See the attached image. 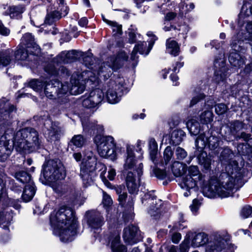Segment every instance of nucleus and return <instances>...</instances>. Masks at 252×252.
<instances>
[{
  "mask_svg": "<svg viewBox=\"0 0 252 252\" xmlns=\"http://www.w3.org/2000/svg\"><path fill=\"white\" fill-rule=\"evenodd\" d=\"M171 168L176 177H180L185 173L179 185L187 190L184 193L186 197L190 194V189L198 187L203 188V193L209 198H214L217 195L221 197H228L233 193L236 182H238L242 178L240 169L236 161L227 165L226 172L221 174L219 180H212L210 185L205 187H204L205 176L197 166H188L186 163L174 160L171 164Z\"/></svg>",
  "mask_w": 252,
  "mask_h": 252,
  "instance_id": "f257e3e1",
  "label": "nucleus"
},
{
  "mask_svg": "<svg viewBox=\"0 0 252 252\" xmlns=\"http://www.w3.org/2000/svg\"><path fill=\"white\" fill-rule=\"evenodd\" d=\"M127 59L126 54L121 51L116 57L109 58L107 63L102 64L97 70L94 69V72L90 71L74 72L71 76L69 86L67 83L63 84L58 80H52L45 86V94L49 99H54L57 96L60 97V94H66L68 92L72 95L81 94L85 89L87 80V82L90 81L95 85L98 84L100 78L107 79L112 74L111 70L120 68L125 62L128 61Z\"/></svg>",
  "mask_w": 252,
  "mask_h": 252,
  "instance_id": "f03ea898",
  "label": "nucleus"
},
{
  "mask_svg": "<svg viewBox=\"0 0 252 252\" xmlns=\"http://www.w3.org/2000/svg\"><path fill=\"white\" fill-rule=\"evenodd\" d=\"M50 223L54 232L62 241H71L76 234L77 220L74 211L70 208L63 206L51 215Z\"/></svg>",
  "mask_w": 252,
  "mask_h": 252,
  "instance_id": "7ed1b4c3",
  "label": "nucleus"
},
{
  "mask_svg": "<svg viewBox=\"0 0 252 252\" xmlns=\"http://www.w3.org/2000/svg\"><path fill=\"white\" fill-rule=\"evenodd\" d=\"M42 146L38 132L34 128L27 127L18 131L14 136L13 147L21 153H29Z\"/></svg>",
  "mask_w": 252,
  "mask_h": 252,
  "instance_id": "20e7f679",
  "label": "nucleus"
},
{
  "mask_svg": "<svg viewBox=\"0 0 252 252\" xmlns=\"http://www.w3.org/2000/svg\"><path fill=\"white\" fill-rule=\"evenodd\" d=\"M94 141L97 146V152L101 157L110 158L112 160L116 158V144L113 137L97 135L94 137Z\"/></svg>",
  "mask_w": 252,
  "mask_h": 252,
  "instance_id": "39448f33",
  "label": "nucleus"
},
{
  "mask_svg": "<svg viewBox=\"0 0 252 252\" xmlns=\"http://www.w3.org/2000/svg\"><path fill=\"white\" fill-rule=\"evenodd\" d=\"M42 173L45 178L51 182L63 179L65 177L63 166L54 160H49L43 164Z\"/></svg>",
  "mask_w": 252,
  "mask_h": 252,
  "instance_id": "423d86ee",
  "label": "nucleus"
},
{
  "mask_svg": "<svg viewBox=\"0 0 252 252\" xmlns=\"http://www.w3.org/2000/svg\"><path fill=\"white\" fill-rule=\"evenodd\" d=\"M123 79L117 78L116 80L111 79L107 84L106 97L108 101L111 104L119 102L123 94Z\"/></svg>",
  "mask_w": 252,
  "mask_h": 252,
  "instance_id": "0eeeda50",
  "label": "nucleus"
},
{
  "mask_svg": "<svg viewBox=\"0 0 252 252\" xmlns=\"http://www.w3.org/2000/svg\"><path fill=\"white\" fill-rule=\"evenodd\" d=\"M147 203L150 205L148 213L154 219L157 220L160 217L161 215V209L162 206V202L160 199H157L156 196L154 194V191H151L145 193L142 198V203Z\"/></svg>",
  "mask_w": 252,
  "mask_h": 252,
  "instance_id": "6e6552de",
  "label": "nucleus"
},
{
  "mask_svg": "<svg viewBox=\"0 0 252 252\" xmlns=\"http://www.w3.org/2000/svg\"><path fill=\"white\" fill-rule=\"evenodd\" d=\"M219 144L220 138L209 132L200 134L195 140V146L200 152H202L206 146L211 150H215L219 147Z\"/></svg>",
  "mask_w": 252,
  "mask_h": 252,
  "instance_id": "1a4fd4ad",
  "label": "nucleus"
},
{
  "mask_svg": "<svg viewBox=\"0 0 252 252\" xmlns=\"http://www.w3.org/2000/svg\"><path fill=\"white\" fill-rule=\"evenodd\" d=\"M0 129L1 133L3 134L0 138V161H4L8 158L12 152V146L9 145V140L7 139L6 137L7 132L12 130L9 128L6 129L4 124Z\"/></svg>",
  "mask_w": 252,
  "mask_h": 252,
  "instance_id": "9d476101",
  "label": "nucleus"
},
{
  "mask_svg": "<svg viewBox=\"0 0 252 252\" xmlns=\"http://www.w3.org/2000/svg\"><path fill=\"white\" fill-rule=\"evenodd\" d=\"M87 224L94 231L101 229L105 222L102 214L99 211L92 210L86 212Z\"/></svg>",
  "mask_w": 252,
  "mask_h": 252,
  "instance_id": "9b49d317",
  "label": "nucleus"
},
{
  "mask_svg": "<svg viewBox=\"0 0 252 252\" xmlns=\"http://www.w3.org/2000/svg\"><path fill=\"white\" fill-rule=\"evenodd\" d=\"M104 94L101 90L96 89L86 95L82 101V105L88 108H95L102 101Z\"/></svg>",
  "mask_w": 252,
  "mask_h": 252,
  "instance_id": "f8f14e48",
  "label": "nucleus"
},
{
  "mask_svg": "<svg viewBox=\"0 0 252 252\" xmlns=\"http://www.w3.org/2000/svg\"><path fill=\"white\" fill-rule=\"evenodd\" d=\"M15 109L13 105L10 103L5 98H2L0 99V115L3 120H6V122H3L0 126V128L3 126H5V129L10 126L11 123L8 121L11 118V113Z\"/></svg>",
  "mask_w": 252,
  "mask_h": 252,
  "instance_id": "ddd939ff",
  "label": "nucleus"
},
{
  "mask_svg": "<svg viewBox=\"0 0 252 252\" xmlns=\"http://www.w3.org/2000/svg\"><path fill=\"white\" fill-rule=\"evenodd\" d=\"M0 204V226L5 230H9V226L13 221L14 213L11 208L7 206Z\"/></svg>",
  "mask_w": 252,
  "mask_h": 252,
  "instance_id": "4468645a",
  "label": "nucleus"
},
{
  "mask_svg": "<svg viewBox=\"0 0 252 252\" xmlns=\"http://www.w3.org/2000/svg\"><path fill=\"white\" fill-rule=\"evenodd\" d=\"M226 241L223 238L215 239L209 242L206 246V252H234L233 247L228 246Z\"/></svg>",
  "mask_w": 252,
  "mask_h": 252,
  "instance_id": "2eb2a0df",
  "label": "nucleus"
},
{
  "mask_svg": "<svg viewBox=\"0 0 252 252\" xmlns=\"http://www.w3.org/2000/svg\"><path fill=\"white\" fill-rule=\"evenodd\" d=\"M59 6L57 10L48 13L46 15L45 23L46 24L51 25L54 21L60 19L62 16L66 15L68 13L67 7L64 5V0H56Z\"/></svg>",
  "mask_w": 252,
  "mask_h": 252,
  "instance_id": "dca6fc26",
  "label": "nucleus"
},
{
  "mask_svg": "<svg viewBox=\"0 0 252 252\" xmlns=\"http://www.w3.org/2000/svg\"><path fill=\"white\" fill-rule=\"evenodd\" d=\"M115 190L118 195V201L120 204L124 207L131 210L134 205V197L131 195L127 196L125 187L123 185L116 187Z\"/></svg>",
  "mask_w": 252,
  "mask_h": 252,
  "instance_id": "f3484780",
  "label": "nucleus"
},
{
  "mask_svg": "<svg viewBox=\"0 0 252 252\" xmlns=\"http://www.w3.org/2000/svg\"><path fill=\"white\" fill-rule=\"evenodd\" d=\"M217 64L220 66L219 70H216L215 72V75L214 77V81L218 83L223 82L226 77V68L224 65V62L223 60V54H220V59H215L214 62V65L216 67H217Z\"/></svg>",
  "mask_w": 252,
  "mask_h": 252,
  "instance_id": "a211bd4d",
  "label": "nucleus"
},
{
  "mask_svg": "<svg viewBox=\"0 0 252 252\" xmlns=\"http://www.w3.org/2000/svg\"><path fill=\"white\" fill-rule=\"evenodd\" d=\"M86 165H80V176L82 180L83 184L85 188L91 186L94 181L95 176V167H87Z\"/></svg>",
  "mask_w": 252,
  "mask_h": 252,
  "instance_id": "6ab92c4d",
  "label": "nucleus"
},
{
  "mask_svg": "<svg viewBox=\"0 0 252 252\" xmlns=\"http://www.w3.org/2000/svg\"><path fill=\"white\" fill-rule=\"evenodd\" d=\"M44 126V134L48 140L55 141L59 138L60 129L57 126L48 120L46 121Z\"/></svg>",
  "mask_w": 252,
  "mask_h": 252,
  "instance_id": "aec40b11",
  "label": "nucleus"
},
{
  "mask_svg": "<svg viewBox=\"0 0 252 252\" xmlns=\"http://www.w3.org/2000/svg\"><path fill=\"white\" fill-rule=\"evenodd\" d=\"M138 228L136 226L130 225L125 228L123 233V238L125 242L133 244L138 240Z\"/></svg>",
  "mask_w": 252,
  "mask_h": 252,
  "instance_id": "412c9836",
  "label": "nucleus"
},
{
  "mask_svg": "<svg viewBox=\"0 0 252 252\" xmlns=\"http://www.w3.org/2000/svg\"><path fill=\"white\" fill-rule=\"evenodd\" d=\"M140 179H136L132 172H128L126 174V183L127 189L130 193H137L139 187Z\"/></svg>",
  "mask_w": 252,
  "mask_h": 252,
  "instance_id": "4be33fe9",
  "label": "nucleus"
},
{
  "mask_svg": "<svg viewBox=\"0 0 252 252\" xmlns=\"http://www.w3.org/2000/svg\"><path fill=\"white\" fill-rule=\"evenodd\" d=\"M126 154L127 156L124 165L123 172L124 174H127L128 172H131L129 170L133 169L136 163L133 151L130 146H127Z\"/></svg>",
  "mask_w": 252,
  "mask_h": 252,
  "instance_id": "5701e85b",
  "label": "nucleus"
},
{
  "mask_svg": "<svg viewBox=\"0 0 252 252\" xmlns=\"http://www.w3.org/2000/svg\"><path fill=\"white\" fill-rule=\"evenodd\" d=\"M45 71L51 75L63 77L69 75V72L65 67L61 66L57 69L53 63L48 64L45 67Z\"/></svg>",
  "mask_w": 252,
  "mask_h": 252,
  "instance_id": "b1692460",
  "label": "nucleus"
},
{
  "mask_svg": "<svg viewBox=\"0 0 252 252\" xmlns=\"http://www.w3.org/2000/svg\"><path fill=\"white\" fill-rule=\"evenodd\" d=\"M112 252H126L127 248L120 242V236L118 233L111 236L110 239Z\"/></svg>",
  "mask_w": 252,
  "mask_h": 252,
  "instance_id": "393cba45",
  "label": "nucleus"
},
{
  "mask_svg": "<svg viewBox=\"0 0 252 252\" xmlns=\"http://www.w3.org/2000/svg\"><path fill=\"white\" fill-rule=\"evenodd\" d=\"M13 51L8 49L0 51V69L9 65L13 59Z\"/></svg>",
  "mask_w": 252,
  "mask_h": 252,
  "instance_id": "a878e982",
  "label": "nucleus"
},
{
  "mask_svg": "<svg viewBox=\"0 0 252 252\" xmlns=\"http://www.w3.org/2000/svg\"><path fill=\"white\" fill-rule=\"evenodd\" d=\"M142 46L145 48L146 47V42H138L135 45L131 54L130 58L129 61L131 62V64L133 66L136 65L138 63V56L137 55V52H138L140 54L144 55V51L143 49H139V47Z\"/></svg>",
  "mask_w": 252,
  "mask_h": 252,
  "instance_id": "bb28decb",
  "label": "nucleus"
},
{
  "mask_svg": "<svg viewBox=\"0 0 252 252\" xmlns=\"http://www.w3.org/2000/svg\"><path fill=\"white\" fill-rule=\"evenodd\" d=\"M234 52L230 53L228 60L230 63L233 66L240 67L245 63V60L234 49Z\"/></svg>",
  "mask_w": 252,
  "mask_h": 252,
  "instance_id": "cd10ccee",
  "label": "nucleus"
},
{
  "mask_svg": "<svg viewBox=\"0 0 252 252\" xmlns=\"http://www.w3.org/2000/svg\"><path fill=\"white\" fill-rule=\"evenodd\" d=\"M35 193L34 184L33 182H30L26 185L24 190L22 198L25 202H29L32 200Z\"/></svg>",
  "mask_w": 252,
  "mask_h": 252,
  "instance_id": "c85d7f7f",
  "label": "nucleus"
},
{
  "mask_svg": "<svg viewBox=\"0 0 252 252\" xmlns=\"http://www.w3.org/2000/svg\"><path fill=\"white\" fill-rule=\"evenodd\" d=\"M166 52L174 56H177L180 52V47L178 43L170 38L166 42Z\"/></svg>",
  "mask_w": 252,
  "mask_h": 252,
  "instance_id": "c756f323",
  "label": "nucleus"
},
{
  "mask_svg": "<svg viewBox=\"0 0 252 252\" xmlns=\"http://www.w3.org/2000/svg\"><path fill=\"white\" fill-rule=\"evenodd\" d=\"M185 136V132L181 129L173 130L171 133L170 144L173 145L180 144Z\"/></svg>",
  "mask_w": 252,
  "mask_h": 252,
  "instance_id": "7c9ffc66",
  "label": "nucleus"
},
{
  "mask_svg": "<svg viewBox=\"0 0 252 252\" xmlns=\"http://www.w3.org/2000/svg\"><path fill=\"white\" fill-rule=\"evenodd\" d=\"M174 149L168 146L165 148L163 154V159L160 162L162 165H167L170 162L174 161Z\"/></svg>",
  "mask_w": 252,
  "mask_h": 252,
  "instance_id": "2f4dec72",
  "label": "nucleus"
},
{
  "mask_svg": "<svg viewBox=\"0 0 252 252\" xmlns=\"http://www.w3.org/2000/svg\"><path fill=\"white\" fill-rule=\"evenodd\" d=\"M207 235L204 233H199L193 238L191 245L193 247H198L205 244L208 241Z\"/></svg>",
  "mask_w": 252,
  "mask_h": 252,
  "instance_id": "473e14b6",
  "label": "nucleus"
},
{
  "mask_svg": "<svg viewBox=\"0 0 252 252\" xmlns=\"http://www.w3.org/2000/svg\"><path fill=\"white\" fill-rule=\"evenodd\" d=\"M187 126L191 135H196L200 130L199 123L195 119H191L187 123Z\"/></svg>",
  "mask_w": 252,
  "mask_h": 252,
  "instance_id": "72a5a7b5",
  "label": "nucleus"
},
{
  "mask_svg": "<svg viewBox=\"0 0 252 252\" xmlns=\"http://www.w3.org/2000/svg\"><path fill=\"white\" fill-rule=\"evenodd\" d=\"M96 164V158L91 152H88L85 155V160L83 161L81 165H86L87 167H91L92 168L95 167Z\"/></svg>",
  "mask_w": 252,
  "mask_h": 252,
  "instance_id": "f704fd0d",
  "label": "nucleus"
},
{
  "mask_svg": "<svg viewBox=\"0 0 252 252\" xmlns=\"http://www.w3.org/2000/svg\"><path fill=\"white\" fill-rule=\"evenodd\" d=\"M8 201L5 183L2 179H0V204L3 205L8 203Z\"/></svg>",
  "mask_w": 252,
  "mask_h": 252,
  "instance_id": "c9c22d12",
  "label": "nucleus"
},
{
  "mask_svg": "<svg viewBox=\"0 0 252 252\" xmlns=\"http://www.w3.org/2000/svg\"><path fill=\"white\" fill-rule=\"evenodd\" d=\"M21 42L25 45L27 48L33 47L36 48L37 44L34 41V38L30 33H26L23 35L21 38Z\"/></svg>",
  "mask_w": 252,
  "mask_h": 252,
  "instance_id": "e433bc0d",
  "label": "nucleus"
},
{
  "mask_svg": "<svg viewBox=\"0 0 252 252\" xmlns=\"http://www.w3.org/2000/svg\"><path fill=\"white\" fill-rule=\"evenodd\" d=\"M86 142V139L81 134L75 135L69 142L70 146H75L76 148H81Z\"/></svg>",
  "mask_w": 252,
  "mask_h": 252,
  "instance_id": "4c0bfd02",
  "label": "nucleus"
},
{
  "mask_svg": "<svg viewBox=\"0 0 252 252\" xmlns=\"http://www.w3.org/2000/svg\"><path fill=\"white\" fill-rule=\"evenodd\" d=\"M15 178L20 182L24 184H29L30 182H33L31 181V177L30 174L25 171H19L16 172L15 174Z\"/></svg>",
  "mask_w": 252,
  "mask_h": 252,
  "instance_id": "58836bf2",
  "label": "nucleus"
},
{
  "mask_svg": "<svg viewBox=\"0 0 252 252\" xmlns=\"http://www.w3.org/2000/svg\"><path fill=\"white\" fill-rule=\"evenodd\" d=\"M103 20L109 25L113 31V34L115 35H121L122 33V26L115 21H110L103 19Z\"/></svg>",
  "mask_w": 252,
  "mask_h": 252,
  "instance_id": "ea45409f",
  "label": "nucleus"
},
{
  "mask_svg": "<svg viewBox=\"0 0 252 252\" xmlns=\"http://www.w3.org/2000/svg\"><path fill=\"white\" fill-rule=\"evenodd\" d=\"M24 11L25 8L22 5L12 6L10 8V15L12 18H21V14Z\"/></svg>",
  "mask_w": 252,
  "mask_h": 252,
  "instance_id": "a19ab883",
  "label": "nucleus"
},
{
  "mask_svg": "<svg viewBox=\"0 0 252 252\" xmlns=\"http://www.w3.org/2000/svg\"><path fill=\"white\" fill-rule=\"evenodd\" d=\"M163 30L165 32H169L173 30L174 31L181 32L182 33L184 34L189 31V28L186 25L178 26L177 27L173 25L170 24L169 26L165 25L163 28Z\"/></svg>",
  "mask_w": 252,
  "mask_h": 252,
  "instance_id": "79ce46f5",
  "label": "nucleus"
},
{
  "mask_svg": "<svg viewBox=\"0 0 252 252\" xmlns=\"http://www.w3.org/2000/svg\"><path fill=\"white\" fill-rule=\"evenodd\" d=\"M15 58L18 60H26L28 57L27 51L23 45H20L15 53Z\"/></svg>",
  "mask_w": 252,
  "mask_h": 252,
  "instance_id": "37998d69",
  "label": "nucleus"
},
{
  "mask_svg": "<svg viewBox=\"0 0 252 252\" xmlns=\"http://www.w3.org/2000/svg\"><path fill=\"white\" fill-rule=\"evenodd\" d=\"M174 149L177 160H183L187 157L188 153L184 148L178 146Z\"/></svg>",
  "mask_w": 252,
  "mask_h": 252,
  "instance_id": "c03bdc74",
  "label": "nucleus"
},
{
  "mask_svg": "<svg viewBox=\"0 0 252 252\" xmlns=\"http://www.w3.org/2000/svg\"><path fill=\"white\" fill-rule=\"evenodd\" d=\"M200 121L203 124H208L213 121V114L211 111H205L200 116Z\"/></svg>",
  "mask_w": 252,
  "mask_h": 252,
  "instance_id": "a18cd8bd",
  "label": "nucleus"
},
{
  "mask_svg": "<svg viewBox=\"0 0 252 252\" xmlns=\"http://www.w3.org/2000/svg\"><path fill=\"white\" fill-rule=\"evenodd\" d=\"M244 124L240 121H236L231 123L230 131L233 134H235L237 132L242 129L244 127Z\"/></svg>",
  "mask_w": 252,
  "mask_h": 252,
  "instance_id": "49530a36",
  "label": "nucleus"
},
{
  "mask_svg": "<svg viewBox=\"0 0 252 252\" xmlns=\"http://www.w3.org/2000/svg\"><path fill=\"white\" fill-rule=\"evenodd\" d=\"M44 85L42 81L37 79H33L29 82L30 87L36 92L41 90Z\"/></svg>",
  "mask_w": 252,
  "mask_h": 252,
  "instance_id": "de8ad7c7",
  "label": "nucleus"
},
{
  "mask_svg": "<svg viewBox=\"0 0 252 252\" xmlns=\"http://www.w3.org/2000/svg\"><path fill=\"white\" fill-rule=\"evenodd\" d=\"M199 163L204 165L206 169L208 168L211 164L210 159L207 158L206 153L202 152L198 157Z\"/></svg>",
  "mask_w": 252,
  "mask_h": 252,
  "instance_id": "09e8293b",
  "label": "nucleus"
},
{
  "mask_svg": "<svg viewBox=\"0 0 252 252\" xmlns=\"http://www.w3.org/2000/svg\"><path fill=\"white\" fill-rule=\"evenodd\" d=\"M66 54L67 57H66L65 60L67 61V63L73 61L81 55V52L75 50L66 51Z\"/></svg>",
  "mask_w": 252,
  "mask_h": 252,
  "instance_id": "8fccbe9b",
  "label": "nucleus"
},
{
  "mask_svg": "<svg viewBox=\"0 0 252 252\" xmlns=\"http://www.w3.org/2000/svg\"><path fill=\"white\" fill-rule=\"evenodd\" d=\"M241 216L244 219L252 216V207L250 206L244 207L241 212Z\"/></svg>",
  "mask_w": 252,
  "mask_h": 252,
  "instance_id": "3c124183",
  "label": "nucleus"
},
{
  "mask_svg": "<svg viewBox=\"0 0 252 252\" xmlns=\"http://www.w3.org/2000/svg\"><path fill=\"white\" fill-rule=\"evenodd\" d=\"M102 203L105 208L110 207L113 203L111 197L106 192H103V199Z\"/></svg>",
  "mask_w": 252,
  "mask_h": 252,
  "instance_id": "603ef678",
  "label": "nucleus"
},
{
  "mask_svg": "<svg viewBox=\"0 0 252 252\" xmlns=\"http://www.w3.org/2000/svg\"><path fill=\"white\" fill-rule=\"evenodd\" d=\"M227 109V106L223 103H220L215 105V112L218 115L224 114Z\"/></svg>",
  "mask_w": 252,
  "mask_h": 252,
  "instance_id": "864d4df0",
  "label": "nucleus"
},
{
  "mask_svg": "<svg viewBox=\"0 0 252 252\" xmlns=\"http://www.w3.org/2000/svg\"><path fill=\"white\" fill-rule=\"evenodd\" d=\"M82 126H83L84 129H89V128H90L92 130H96L97 132H98V133H100V132H102V131L103 130V126L101 125H97L94 124V125H92L90 126H89V127H88V126L85 124V123L83 122Z\"/></svg>",
  "mask_w": 252,
  "mask_h": 252,
  "instance_id": "5fc2aeb1",
  "label": "nucleus"
},
{
  "mask_svg": "<svg viewBox=\"0 0 252 252\" xmlns=\"http://www.w3.org/2000/svg\"><path fill=\"white\" fill-rule=\"evenodd\" d=\"M204 97L205 95L202 93H200L194 96L190 101L189 106H193L194 105L196 104L198 101L204 99Z\"/></svg>",
  "mask_w": 252,
  "mask_h": 252,
  "instance_id": "6e6d98bb",
  "label": "nucleus"
},
{
  "mask_svg": "<svg viewBox=\"0 0 252 252\" xmlns=\"http://www.w3.org/2000/svg\"><path fill=\"white\" fill-rule=\"evenodd\" d=\"M53 188L55 191L59 195H62L65 192V186L60 184L59 183L57 185H54Z\"/></svg>",
  "mask_w": 252,
  "mask_h": 252,
  "instance_id": "4d7b16f0",
  "label": "nucleus"
},
{
  "mask_svg": "<svg viewBox=\"0 0 252 252\" xmlns=\"http://www.w3.org/2000/svg\"><path fill=\"white\" fill-rule=\"evenodd\" d=\"M66 51H64L62 52L60 54H59L56 58V60L57 62L59 63H67V61H66V57H67L66 55Z\"/></svg>",
  "mask_w": 252,
  "mask_h": 252,
  "instance_id": "13d9d810",
  "label": "nucleus"
},
{
  "mask_svg": "<svg viewBox=\"0 0 252 252\" xmlns=\"http://www.w3.org/2000/svg\"><path fill=\"white\" fill-rule=\"evenodd\" d=\"M149 151H158V144L154 138H150L149 140Z\"/></svg>",
  "mask_w": 252,
  "mask_h": 252,
  "instance_id": "bf43d9fd",
  "label": "nucleus"
},
{
  "mask_svg": "<svg viewBox=\"0 0 252 252\" xmlns=\"http://www.w3.org/2000/svg\"><path fill=\"white\" fill-rule=\"evenodd\" d=\"M189 241L188 239H185L180 245L181 252H187L189 248Z\"/></svg>",
  "mask_w": 252,
  "mask_h": 252,
  "instance_id": "052dcab7",
  "label": "nucleus"
},
{
  "mask_svg": "<svg viewBox=\"0 0 252 252\" xmlns=\"http://www.w3.org/2000/svg\"><path fill=\"white\" fill-rule=\"evenodd\" d=\"M199 206V201L196 199H193L192 204L190 206V208L192 212L193 213H195L198 210Z\"/></svg>",
  "mask_w": 252,
  "mask_h": 252,
  "instance_id": "680f3d73",
  "label": "nucleus"
},
{
  "mask_svg": "<svg viewBox=\"0 0 252 252\" xmlns=\"http://www.w3.org/2000/svg\"><path fill=\"white\" fill-rule=\"evenodd\" d=\"M10 33V30L4 27L1 21L0 20V34L4 35L7 36Z\"/></svg>",
  "mask_w": 252,
  "mask_h": 252,
  "instance_id": "e2e57ef3",
  "label": "nucleus"
},
{
  "mask_svg": "<svg viewBox=\"0 0 252 252\" xmlns=\"http://www.w3.org/2000/svg\"><path fill=\"white\" fill-rule=\"evenodd\" d=\"M83 62L87 66H91L93 64V57L92 55H87L83 58Z\"/></svg>",
  "mask_w": 252,
  "mask_h": 252,
  "instance_id": "0e129e2a",
  "label": "nucleus"
},
{
  "mask_svg": "<svg viewBox=\"0 0 252 252\" xmlns=\"http://www.w3.org/2000/svg\"><path fill=\"white\" fill-rule=\"evenodd\" d=\"M150 158L153 162L157 165L158 164V151H150Z\"/></svg>",
  "mask_w": 252,
  "mask_h": 252,
  "instance_id": "69168bd1",
  "label": "nucleus"
},
{
  "mask_svg": "<svg viewBox=\"0 0 252 252\" xmlns=\"http://www.w3.org/2000/svg\"><path fill=\"white\" fill-rule=\"evenodd\" d=\"M150 158L153 162L157 165L158 164V151H150Z\"/></svg>",
  "mask_w": 252,
  "mask_h": 252,
  "instance_id": "338daca9",
  "label": "nucleus"
},
{
  "mask_svg": "<svg viewBox=\"0 0 252 252\" xmlns=\"http://www.w3.org/2000/svg\"><path fill=\"white\" fill-rule=\"evenodd\" d=\"M176 13H174L173 12H170L167 13L164 17V25L166 24V21H170L171 20H173L176 17Z\"/></svg>",
  "mask_w": 252,
  "mask_h": 252,
  "instance_id": "774afa93",
  "label": "nucleus"
}]
</instances>
